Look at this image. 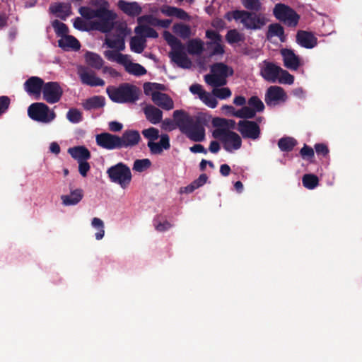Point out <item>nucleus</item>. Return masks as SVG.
Returning <instances> with one entry per match:
<instances>
[{
  "label": "nucleus",
  "instance_id": "51",
  "mask_svg": "<svg viewBox=\"0 0 362 362\" xmlns=\"http://www.w3.org/2000/svg\"><path fill=\"white\" fill-rule=\"evenodd\" d=\"M160 216H157L153 220V224L156 229L159 232H164L170 229L173 225L168 221L161 222Z\"/></svg>",
  "mask_w": 362,
  "mask_h": 362
},
{
  "label": "nucleus",
  "instance_id": "55",
  "mask_svg": "<svg viewBox=\"0 0 362 362\" xmlns=\"http://www.w3.org/2000/svg\"><path fill=\"white\" fill-rule=\"evenodd\" d=\"M66 117L72 123H78L82 120L81 112L77 109H70L66 114Z\"/></svg>",
  "mask_w": 362,
  "mask_h": 362
},
{
  "label": "nucleus",
  "instance_id": "35",
  "mask_svg": "<svg viewBox=\"0 0 362 362\" xmlns=\"http://www.w3.org/2000/svg\"><path fill=\"white\" fill-rule=\"evenodd\" d=\"M134 31L137 35H141L144 39H146V37L157 38L158 37L156 30L148 25H139L135 28Z\"/></svg>",
  "mask_w": 362,
  "mask_h": 362
},
{
  "label": "nucleus",
  "instance_id": "17",
  "mask_svg": "<svg viewBox=\"0 0 362 362\" xmlns=\"http://www.w3.org/2000/svg\"><path fill=\"white\" fill-rule=\"evenodd\" d=\"M281 54L285 67L293 71H296L299 68L300 66V59L292 49H282Z\"/></svg>",
  "mask_w": 362,
  "mask_h": 362
},
{
  "label": "nucleus",
  "instance_id": "37",
  "mask_svg": "<svg viewBox=\"0 0 362 362\" xmlns=\"http://www.w3.org/2000/svg\"><path fill=\"white\" fill-rule=\"evenodd\" d=\"M205 81L210 86L214 87H220L226 84V78L218 76L215 74H207L204 76Z\"/></svg>",
  "mask_w": 362,
  "mask_h": 362
},
{
  "label": "nucleus",
  "instance_id": "14",
  "mask_svg": "<svg viewBox=\"0 0 362 362\" xmlns=\"http://www.w3.org/2000/svg\"><path fill=\"white\" fill-rule=\"evenodd\" d=\"M264 66L260 69V74L267 81L275 83L281 73V68L273 62L264 61Z\"/></svg>",
  "mask_w": 362,
  "mask_h": 362
},
{
  "label": "nucleus",
  "instance_id": "28",
  "mask_svg": "<svg viewBox=\"0 0 362 362\" xmlns=\"http://www.w3.org/2000/svg\"><path fill=\"white\" fill-rule=\"evenodd\" d=\"M105 105V98L100 95H95L86 99L83 103V107L86 110L92 109H98L104 107Z\"/></svg>",
  "mask_w": 362,
  "mask_h": 362
},
{
  "label": "nucleus",
  "instance_id": "53",
  "mask_svg": "<svg viewBox=\"0 0 362 362\" xmlns=\"http://www.w3.org/2000/svg\"><path fill=\"white\" fill-rule=\"evenodd\" d=\"M143 136L148 139V141H153L159 138V130L155 127H150L142 131Z\"/></svg>",
  "mask_w": 362,
  "mask_h": 362
},
{
  "label": "nucleus",
  "instance_id": "63",
  "mask_svg": "<svg viewBox=\"0 0 362 362\" xmlns=\"http://www.w3.org/2000/svg\"><path fill=\"white\" fill-rule=\"evenodd\" d=\"M74 27L76 29L81 31H87L88 30L86 22L80 17H77L75 18L74 22Z\"/></svg>",
  "mask_w": 362,
  "mask_h": 362
},
{
  "label": "nucleus",
  "instance_id": "48",
  "mask_svg": "<svg viewBox=\"0 0 362 362\" xmlns=\"http://www.w3.org/2000/svg\"><path fill=\"white\" fill-rule=\"evenodd\" d=\"M52 27L54 29L55 33L57 36H60L62 37L68 35L69 28L68 26L64 23L60 22L58 20H54L52 22Z\"/></svg>",
  "mask_w": 362,
  "mask_h": 362
},
{
  "label": "nucleus",
  "instance_id": "58",
  "mask_svg": "<svg viewBox=\"0 0 362 362\" xmlns=\"http://www.w3.org/2000/svg\"><path fill=\"white\" fill-rule=\"evenodd\" d=\"M206 45L209 47H213V51L211 52V55L223 54L224 53L223 46L221 44V42H207Z\"/></svg>",
  "mask_w": 362,
  "mask_h": 362
},
{
  "label": "nucleus",
  "instance_id": "13",
  "mask_svg": "<svg viewBox=\"0 0 362 362\" xmlns=\"http://www.w3.org/2000/svg\"><path fill=\"white\" fill-rule=\"evenodd\" d=\"M185 45L171 50L169 52V57L171 61L182 69H189L192 66V62L187 57L185 51Z\"/></svg>",
  "mask_w": 362,
  "mask_h": 362
},
{
  "label": "nucleus",
  "instance_id": "36",
  "mask_svg": "<svg viewBox=\"0 0 362 362\" xmlns=\"http://www.w3.org/2000/svg\"><path fill=\"white\" fill-rule=\"evenodd\" d=\"M297 141L293 137H282L278 141V146L281 151L290 152L296 146Z\"/></svg>",
  "mask_w": 362,
  "mask_h": 362
},
{
  "label": "nucleus",
  "instance_id": "38",
  "mask_svg": "<svg viewBox=\"0 0 362 362\" xmlns=\"http://www.w3.org/2000/svg\"><path fill=\"white\" fill-rule=\"evenodd\" d=\"M173 32L182 39H187L191 35L190 27L182 23H175L173 27Z\"/></svg>",
  "mask_w": 362,
  "mask_h": 362
},
{
  "label": "nucleus",
  "instance_id": "19",
  "mask_svg": "<svg viewBox=\"0 0 362 362\" xmlns=\"http://www.w3.org/2000/svg\"><path fill=\"white\" fill-rule=\"evenodd\" d=\"M117 6L126 15L135 17L140 15L142 12V8L136 1L129 2L125 0H119Z\"/></svg>",
  "mask_w": 362,
  "mask_h": 362
},
{
  "label": "nucleus",
  "instance_id": "54",
  "mask_svg": "<svg viewBox=\"0 0 362 362\" xmlns=\"http://www.w3.org/2000/svg\"><path fill=\"white\" fill-rule=\"evenodd\" d=\"M200 100L211 108H215L218 105L216 98L206 91L202 97H200Z\"/></svg>",
  "mask_w": 362,
  "mask_h": 362
},
{
  "label": "nucleus",
  "instance_id": "6",
  "mask_svg": "<svg viewBox=\"0 0 362 362\" xmlns=\"http://www.w3.org/2000/svg\"><path fill=\"white\" fill-rule=\"evenodd\" d=\"M273 14L277 20L291 28L296 27L300 19V16L294 9L281 3L275 5Z\"/></svg>",
  "mask_w": 362,
  "mask_h": 362
},
{
  "label": "nucleus",
  "instance_id": "10",
  "mask_svg": "<svg viewBox=\"0 0 362 362\" xmlns=\"http://www.w3.org/2000/svg\"><path fill=\"white\" fill-rule=\"evenodd\" d=\"M43 99L49 104L59 102L63 95V90L57 82L45 83L42 89Z\"/></svg>",
  "mask_w": 362,
  "mask_h": 362
},
{
  "label": "nucleus",
  "instance_id": "56",
  "mask_svg": "<svg viewBox=\"0 0 362 362\" xmlns=\"http://www.w3.org/2000/svg\"><path fill=\"white\" fill-rule=\"evenodd\" d=\"M212 93L215 97L221 100L226 99L231 95V91L229 88H214Z\"/></svg>",
  "mask_w": 362,
  "mask_h": 362
},
{
  "label": "nucleus",
  "instance_id": "52",
  "mask_svg": "<svg viewBox=\"0 0 362 362\" xmlns=\"http://www.w3.org/2000/svg\"><path fill=\"white\" fill-rule=\"evenodd\" d=\"M277 81L279 83L291 85L294 82V76L289 74L287 71L281 69Z\"/></svg>",
  "mask_w": 362,
  "mask_h": 362
},
{
  "label": "nucleus",
  "instance_id": "46",
  "mask_svg": "<svg viewBox=\"0 0 362 362\" xmlns=\"http://www.w3.org/2000/svg\"><path fill=\"white\" fill-rule=\"evenodd\" d=\"M226 41L230 44H235L244 40V37L236 29L229 30L226 35Z\"/></svg>",
  "mask_w": 362,
  "mask_h": 362
},
{
  "label": "nucleus",
  "instance_id": "12",
  "mask_svg": "<svg viewBox=\"0 0 362 362\" xmlns=\"http://www.w3.org/2000/svg\"><path fill=\"white\" fill-rule=\"evenodd\" d=\"M78 74L83 84L95 87L103 86L105 83L102 78L97 77L95 73L87 67L80 66L78 68Z\"/></svg>",
  "mask_w": 362,
  "mask_h": 362
},
{
  "label": "nucleus",
  "instance_id": "2",
  "mask_svg": "<svg viewBox=\"0 0 362 362\" xmlns=\"http://www.w3.org/2000/svg\"><path fill=\"white\" fill-rule=\"evenodd\" d=\"M79 13L86 19L98 18V21L92 23V28L103 33H110L114 28V21L117 18L115 12L105 8L92 9L88 6H81Z\"/></svg>",
  "mask_w": 362,
  "mask_h": 362
},
{
  "label": "nucleus",
  "instance_id": "41",
  "mask_svg": "<svg viewBox=\"0 0 362 362\" xmlns=\"http://www.w3.org/2000/svg\"><path fill=\"white\" fill-rule=\"evenodd\" d=\"M125 71L127 73L136 76H143L146 74V70L143 66L132 62L126 66Z\"/></svg>",
  "mask_w": 362,
  "mask_h": 362
},
{
  "label": "nucleus",
  "instance_id": "23",
  "mask_svg": "<svg viewBox=\"0 0 362 362\" xmlns=\"http://www.w3.org/2000/svg\"><path fill=\"white\" fill-rule=\"evenodd\" d=\"M146 119L151 124H157L162 121L163 112L152 105H148L144 108Z\"/></svg>",
  "mask_w": 362,
  "mask_h": 362
},
{
  "label": "nucleus",
  "instance_id": "30",
  "mask_svg": "<svg viewBox=\"0 0 362 362\" xmlns=\"http://www.w3.org/2000/svg\"><path fill=\"white\" fill-rule=\"evenodd\" d=\"M209 177L206 174H201L197 179L194 180L189 185L185 187L183 189H182V192L187 194L192 193L195 189L204 185L206 183Z\"/></svg>",
  "mask_w": 362,
  "mask_h": 362
},
{
  "label": "nucleus",
  "instance_id": "62",
  "mask_svg": "<svg viewBox=\"0 0 362 362\" xmlns=\"http://www.w3.org/2000/svg\"><path fill=\"white\" fill-rule=\"evenodd\" d=\"M206 37L211 40L213 42H221V35L212 30H207L206 31Z\"/></svg>",
  "mask_w": 362,
  "mask_h": 362
},
{
  "label": "nucleus",
  "instance_id": "44",
  "mask_svg": "<svg viewBox=\"0 0 362 362\" xmlns=\"http://www.w3.org/2000/svg\"><path fill=\"white\" fill-rule=\"evenodd\" d=\"M163 37L167 43L170 46L171 50H174L184 45L179 39L169 31H164Z\"/></svg>",
  "mask_w": 362,
  "mask_h": 362
},
{
  "label": "nucleus",
  "instance_id": "3",
  "mask_svg": "<svg viewBox=\"0 0 362 362\" xmlns=\"http://www.w3.org/2000/svg\"><path fill=\"white\" fill-rule=\"evenodd\" d=\"M106 93L114 103H134L139 100L140 90L134 85L123 83L118 86H107Z\"/></svg>",
  "mask_w": 362,
  "mask_h": 362
},
{
  "label": "nucleus",
  "instance_id": "4",
  "mask_svg": "<svg viewBox=\"0 0 362 362\" xmlns=\"http://www.w3.org/2000/svg\"><path fill=\"white\" fill-rule=\"evenodd\" d=\"M234 20L240 22L247 30H261L268 20L264 13L245 10H235Z\"/></svg>",
  "mask_w": 362,
  "mask_h": 362
},
{
  "label": "nucleus",
  "instance_id": "42",
  "mask_svg": "<svg viewBox=\"0 0 362 362\" xmlns=\"http://www.w3.org/2000/svg\"><path fill=\"white\" fill-rule=\"evenodd\" d=\"M91 226L98 230L95 234V239L100 240L105 235V224L99 218L95 217L92 219Z\"/></svg>",
  "mask_w": 362,
  "mask_h": 362
},
{
  "label": "nucleus",
  "instance_id": "50",
  "mask_svg": "<svg viewBox=\"0 0 362 362\" xmlns=\"http://www.w3.org/2000/svg\"><path fill=\"white\" fill-rule=\"evenodd\" d=\"M248 105L257 112L264 110V105L257 96H252L247 101Z\"/></svg>",
  "mask_w": 362,
  "mask_h": 362
},
{
  "label": "nucleus",
  "instance_id": "26",
  "mask_svg": "<svg viewBox=\"0 0 362 362\" xmlns=\"http://www.w3.org/2000/svg\"><path fill=\"white\" fill-rule=\"evenodd\" d=\"M58 45L65 51L69 50L70 49L77 51L81 47L79 41L75 37L69 35L59 40Z\"/></svg>",
  "mask_w": 362,
  "mask_h": 362
},
{
  "label": "nucleus",
  "instance_id": "29",
  "mask_svg": "<svg viewBox=\"0 0 362 362\" xmlns=\"http://www.w3.org/2000/svg\"><path fill=\"white\" fill-rule=\"evenodd\" d=\"M85 60L89 66L97 70L100 69L104 64L103 59L99 54L91 52L86 53Z\"/></svg>",
  "mask_w": 362,
  "mask_h": 362
},
{
  "label": "nucleus",
  "instance_id": "34",
  "mask_svg": "<svg viewBox=\"0 0 362 362\" xmlns=\"http://www.w3.org/2000/svg\"><path fill=\"white\" fill-rule=\"evenodd\" d=\"M278 37L281 42L285 41L284 29L279 23H272L268 27L267 37Z\"/></svg>",
  "mask_w": 362,
  "mask_h": 362
},
{
  "label": "nucleus",
  "instance_id": "33",
  "mask_svg": "<svg viewBox=\"0 0 362 362\" xmlns=\"http://www.w3.org/2000/svg\"><path fill=\"white\" fill-rule=\"evenodd\" d=\"M146 39L140 36H134L130 40V49L135 53H141L146 47Z\"/></svg>",
  "mask_w": 362,
  "mask_h": 362
},
{
  "label": "nucleus",
  "instance_id": "24",
  "mask_svg": "<svg viewBox=\"0 0 362 362\" xmlns=\"http://www.w3.org/2000/svg\"><path fill=\"white\" fill-rule=\"evenodd\" d=\"M83 197V191L82 189H71L70 194L62 195L61 199L64 206L76 205L81 202Z\"/></svg>",
  "mask_w": 362,
  "mask_h": 362
},
{
  "label": "nucleus",
  "instance_id": "43",
  "mask_svg": "<svg viewBox=\"0 0 362 362\" xmlns=\"http://www.w3.org/2000/svg\"><path fill=\"white\" fill-rule=\"evenodd\" d=\"M255 115L256 111L252 109L250 106H243L235 113V117L244 119H252Z\"/></svg>",
  "mask_w": 362,
  "mask_h": 362
},
{
  "label": "nucleus",
  "instance_id": "1",
  "mask_svg": "<svg viewBox=\"0 0 362 362\" xmlns=\"http://www.w3.org/2000/svg\"><path fill=\"white\" fill-rule=\"evenodd\" d=\"M173 117L180 131L190 140L200 142L205 139V129L201 118L194 119L189 114L182 110H177L173 112Z\"/></svg>",
  "mask_w": 362,
  "mask_h": 362
},
{
  "label": "nucleus",
  "instance_id": "25",
  "mask_svg": "<svg viewBox=\"0 0 362 362\" xmlns=\"http://www.w3.org/2000/svg\"><path fill=\"white\" fill-rule=\"evenodd\" d=\"M71 156L78 162L88 160L90 158L91 154L89 150L83 146H78L68 149Z\"/></svg>",
  "mask_w": 362,
  "mask_h": 362
},
{
  "label": "nucleus",
  "instance_id": "18",
  "mask_svg": "<svg viewBox=\"0 0 362 362\" xmlns=\"http://www.w3.org/2000/svg\"><path fill=\"white\" fill-rule=\"evenodd\" d=\"M141 136L138 131L128 129L120 136V148L133 147L139 144Z\"/></svg>",
  "mask_w": 362,
  "mask_h": 362
},
{
  "label": "nucleus",
  "instance_id": "47",
  "mask_svg": "<svg viewBox=\"0 0 362 362\" xmlns=\"http://www.w3.org/2000/svg\"><path fill=\"white\" fill-rule=\"evenodd\" d=\"M151 166V162L148 158L136 159L134 162L133 170L136 172L142 173Z\"/></svg>",
  "mask_w": 362,
  "mask_h": 362
},
{
  "label": "nucleus",
  "instance_id": "22",
  "mask_svg": "<svg viewBox=\"0 0 362 362\" xmlns=\"http://www.w3.org/2000/svg\"><path fill=\"white\" fill-rule=\"evenodd\" d=\"M152 100L156 105L165 110H170L174 107L173 100L166 93L161 92L152 93Z\"/></svg>",
  "mask_w": 362,
  "mask_h": 362
},
{
  "label": "nucleus",
  "instance_id": "11",
  "mask_svg": "<svg viewBox=\"0 0 362 362\" xmlns=\"http://www.w3.org/2000/svg\"><path fill=\"white\" fill-rule=\"evenodd\" d=\"M95 141L98 146L105 149H120V136L115 134L107 132L97 134Z\"/></svg>",
  "mask_w": 362,
  "mask_h": 362
},
{
  "label": "nucleus",
  "instance_id": "64",
  "mask_svg": "<svg viewBox=\"0 0 362 362\" xmlns=\"http://www.w3.org/2000/svg\"><path fill=\"white\" fill-rule=\"evenodd\" d=\"M175 17H176L178 19L183 20V21H189L190 20V16L183 9L177 8L175 13Z\"/></svg>",
  "mask_w": 362,
  "mask_h": 362
},
{
  "label": "nucleus",
  "instance_id": "61",
  "mask_svg": "<svg viewBox=\"0 0 362 362\" xmlns=\"http://www.w3.org/2000/svg\"><path fill=\"white\" fill-rule=\"evenodd\" d=\"M315 150L318 156L321 155L325 157L329 153L328 147L324 144H316Z\"/></svg>",
  "mask_w": 362,
  "mask_h": 362
},
{
  "label": "nucleus",
  "instance_id": "49",
  "mask_svg": "<svg viewBox=\"0 0 362 362\" xmlns=\"http://www.w3.org/2000/svg\"><path fill=\"white\" fill-rule=\"evenodd\" d=\"M243 6L249 11L258 12L262 8V4L259 0H241Z\"/></svg>",
  "mask_w": 362,
  "mask_h": 362
},
{
  "label": "nucleus",
  "instance_id": "32",
  "mask_svg": "<svg viewBox=\"0 0 362 362\" xmlns=\"http://www.w3.org/2000/svg\"><path fill=\"white\" fill-rule=\"evenodd\" d=\"M211 72L223 78L233 74V70L223 63H216L211 66Z\"/></svg>",
  "mask_w": 362,
  "mask_h": 362
},
{
  "label": "nucleus",
  "instance_id": "40",
  "mask_svg": "<svg viewBox=\"0 0 362 362\" xmlns=\"http://www.w3.org/2000/svg\"><path fill=\"white\" fill-rule=\"evenodd\" d=\"M105 44L108 47L116 49L117 51H123L125 49L124 39L122 36L119 35L115 39H107Z\"/></svg>",
  "mask_w": 362,
  "mask_h": 362
},
{
  "label": "nucleus",
  "instance_id": "31",
  "mask_svg": "<svg viewBox=\"0 0 362 362\" xmlns=\"http://www.w3.org/2000/svg\"><path fill=\"white\" fill-rule=\"evenodd\" d=\"M187 52L192 55H200L204 51V42L200 39H192L187 42Z\"/></svg>",
  "mask_w": 362,
  "mask_h": 362
},
{
  "label": "nucleus",
  "instance_id": "8",
  "mask_svg": "<svg viewBox=\"0 0 362 362\" xmlns=\"http://www.w3.org/2000/svg\"><path fill=\"white\" fill-rule=\"evenodd\" d=\"M213 136L221 139L223 143L224 149L228 152L238 150L242 146V139L235 132L226 129H217L214 132Z\"/></svg>",
  "mask_w": 362,
  "mask_h": 362
},
{
  "label": "nucleus",
  "instance_id": "7",
  "mask_svg": "<svg viewBox=\"0 0 362 362\" xmlns=\"http://www.w3.org/2000/svg\"><path fill=\"white\" fill-rule=\"evenodd\" d=\"M28 115L30 119L42 123H49L56 117V113L43 103L31 104L28 109Z\"/></svg>",
  "mask_w": 362,
  "mask_h": 362
},
{
  "label": "nucleus",
  "instance_id": "59",
  "mask_svg": "<svg viewBox=\"0 0 362 362\" xmlns=\"http://www.w3.org/2000/svg\"><path fill=\"white\" fill-rule=\"evenodd\" d=\"M90 169V165L87 160L78 162V172L83 177H86L88 172Z\"/></svg>",
  "mask_w": 362,
  "mask_h": 362
},
{
  "label": "nucleus",
  "instance_id": "57",
  "mask_svg": "<svg viewBox=\"0 0 362 362\" xmlns=\"http://www.w3.org/2000/svg\"><path fill=\"white\" fill-rule=\"evenodd\" d=\"M300 154L303 159L311 161L314 158L315 152L313 148L304 144L303 147L300 151Z\"/></svg>",
  "mask_w": 362,
  "mask_h": 362
},
{
  "label": "nucleus",
  "instance_id": "21",
  "mask_svg": "<svg viewBox=\"0 0 362 362\" xmlns=\"http://www.w3.org/2000/svg\"><path fill=\"white\" fill-rule=\"evenodd\" d=\"M147 146L149 148L151 154H161L163 149L168 150L170 148L169 136L166 134H163L160 136L159 142H154V141H148Z\"/></svg>",
  "mask_w": 362,
  "mask_h": 362
},
{
  "label": "nucleus",
  "instance_id": "9",
  "mask_svg": "<svg viewBox=\"0 0 362 362\" xmlns=\"http://www.w3.org/2000/svg\"><path fill=\"white\" fill-rule=\"evenodd\" d=\"M238 131L244 139L256 140L260 136V127L255 121L247 119L240 120L238 122Z\"/></svg>",
  "mask_w": 362,
  "mask_h": 362
},
{
  "label": "nucleus",
  "instance_id": "16",
  "mask_svg": "<svg viewBox=\"0 0 362 362\" xmlns=\"http://www.w3.org/2000/svg\"><path fill=\"white\" fill-rule=\"evenodd\" d=\"M286 93L279 86H270L265 94V103L268 106L276 105L279 101H284Z\"/></svg>",
  "mask_w": 362,
  "mask_h": 362
},
{
  "label": "nucleus",
  "instance_id": "27",
  "mask_svg": "<svg viewBox=\"0 0 362 362\" xmlns=\"http://www.w3.org/2000/svg\"><path fill=\"white\" fill-rule=\"evenodd\" d=\"M50 10L52 13H57V16L62 20H66L71 14L70 3H56L54 6H50Z\"/></svg>",
  "mask_w": 362,
  "mask_h": 362
},
{
  "label": "nucleus",
  "instance_id": "15",
  "mask_svg": "<svg viewBox=\"0 0 362 362\" xmlns=\"http://www.w3.org/2000/svg\"><path fill=\"white\" fill-rule=\"evenodd\" d=\"M44 81L37 76H31L24 83V89L30 95H33L37 99L42 91Z\"/></svg>",
  "mask_w": 362,
  "mask_h": 362
},
{
  "label": "nucleus",
  "instance_id": "60",
  "mask_svg": "<svg viewBox=\"0 0 362 362\" xmlns=\"http://www.w3.org/2000/svg\"><path fill=\"white\" fill-rule=\"evenodd\" d=\"M190 92L194 95H198L199 98L202 97L205 93L206 90L202 88V86L200 84L195 83L192 84L189 87Z\"/></svg>",
  "mask_w": 362,
  "mask_h": 362
},
{
  "label": "nucleus",
  "instance_id": "20",
  "mask_svg": "<svg viewBox=\"0 0 362 362\" xmlns=\"http://www.w3.org/2000/svg\"><path fill=\"white\" fill-rule=\"evenodd\" d=\"M296 42L303 47L312 49L317 45V39L310 32L299 30L296 34Z\"/></svg>",
  "mask_w": 362,
  "mask_h": 362
},
{
  "label": "nucleus",
  "instance_id": "39",
  "mask_svg": "<svg viewBox=\"0 0 362 362\" xmlns=\"http://www.w3.org/2000/svg\"><path fill=\"white\" fill-rule=\"evenodd\" d=\"M303 186L308 189H313L319 185V179L314 174H305L302 178Z\"/></svg>",
  "mask_w": 362,
  "mask_h": 362
},
{
  "label": "nucleus",
  "instance_id": "5",
  "mask_svg": "<svg viewBox=\"0 0 362 362\" xmlns=\"http://www.w3.org/2000/svg\"><path fill=\"white\" fill-rule=\"evenodd\" d=\"M106 173L112 182L119 185L122 189H126L132 180L130 168L122 162L107 168Z\"/></svg>",
  "mask_w": 362,
  "mask_h": 362
},
{
  "label": "nucleus",
  "instance_id": "45",
  "mask_svg": "<svg viewBox=\"0 0 362 362\" xmlns=\"http://www.w3.org/2000/svg\"><path fill=\"white\" fill-rule=\"evenodd\" d=\"M163 37L167 43L170 46L171 50H174L184 45L179 39L169 31H164Z\"/></svg>",
  "mask_w": 362,
  "mask_h": 362
}]
</instances>
